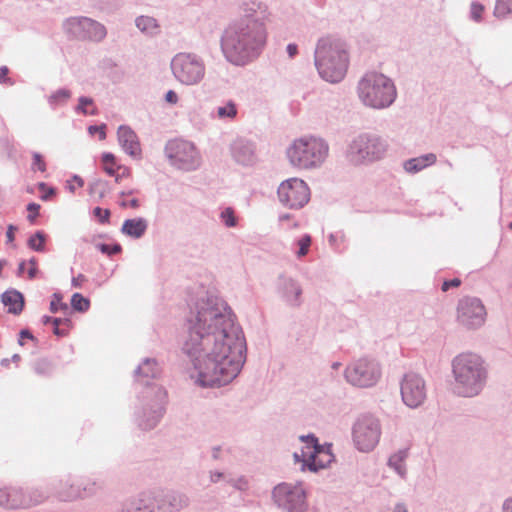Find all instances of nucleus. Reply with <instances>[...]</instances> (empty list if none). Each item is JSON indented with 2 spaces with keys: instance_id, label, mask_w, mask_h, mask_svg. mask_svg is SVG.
Segmentation results:
<instances>
[{
  "instance_id": "1",
  "label": "nucleus",
  "mask_w": 512,
  "mask_h": 512,
  "mask_svg": "<svg viewBox=\"0 0 512 512\" xmlns=\"http://www.w3.org/2000/svg\"><path fill=\"white\" fill-rule=\"evenodd\" d=\"M182 353L203 388L229 384L246 361V340L235 315L220 297L205 293L190 307Z\"/></svg>"
},
{
  "instance_id": "2",
  "label": "nucleus",
  "mask_w": 512,
  "mask_h": 512,
  "mask_svg": "<svg viewBox=\"0 0 512 512\" xmlns=\"http://www.w3.org/2000/svg\"><path fill=\"white\" fill-rule=\"evenodd\" d=\"M267 40V30L233 21L223 31L220 45L225 59L236 66L255 60Z\"/></svg>"
},
{
  "instance_id": "3",
  "label": "nucleus",
  "mask_w": 512,
  "mask_h": 512,
  "mask_svg": "<svg viewBox=\"0 0 512 512\" xmlns=\"http://www.w3.org/2000/svg\"><path fill=\"white\" fill-rule=\"evenodd\" d=\"M451 370L452 391L459 397H477L488 383V365L483 357L476 353L463 352L455 356L451 362Z\"/></svg>"
},
{
  "instance_id": "4",
  "label": "nucleus",
  "mask_w": 512,
  "mask_h": 512,
  "mask_svg": "<svg viewBox=\"0 0 512 512\" xmlns=\"http://www.w3.org/2000/svg\"><path fill=\"white\" fill-rule=\"evenodd\" d=\"M314 64L323 80L330 83L340 82L349 65L344 43L332 36L319 38L314 51Z\"/></svg>"
},
{
  "instance_id": "5",
  "label": "nucleus",
  "mask_w": 512,
  "mask_h": 512,
  "mask_svg": "<svg viewBox=\"0 0 512 512\" xmlns=\"http://www.w3.org/2000/svg\"><path fill=\"white\" fill-rule=\"evenodd\" d=\"M357 93L364 106L375 110L389 108L397 98L393 80L378 72L364 74L358 82Z\"/></svg>"
},
{
  "instance_id": "6",
  "label": "nucleus",
  "mask_w": 512,
  "mask_h": 512,
  "mask_svg": "<svg viewBox=\"0 0 512 512\" xmlns=\"http://www.w3.org/2000/svg\"><path fill=\"white\" fill-rule=\"evenodd\" d=\"M328 142L318 136H303L295 139L287 148L289 163L298 169L320 168L329 155Z\"/></svg>"
},
{
  "instance_id": "7",
  "label": "nucleus",
  "mask_w": 512,
  "mask_h": 512,
  "mask_svg": "<svg viewBox=\"0 0 512 512\" xmlns=\"http://www.w3.org/2000/svg\"><path fill=\"white\" fill-rule=\"evenodd\" d=\"M167 392L160 385L144 388L139 396V406L134 413L136 425L143 431L154 429L165 414Z\"/></svg>"
},
{
  "instance_id": "8",
  "label": "nucleus",
  "mask_w": 512,
  "mask_h": 512,
  "mask_svg": "<svg viewBox=\"0 0 512 512\" xmlns=\"http://www.w3.org/2000/svg\"><path fill=\"white\" fill-rule=\"evenodd\" d=\"M388 148L381 136L363 132L354 136L346 149V158L353 165H361L380 160Z\"/></svg>"
},
{
  "instance_id": "9",
  "label": "nucleus",
  "mask_w": 512,
  "mask_h": 512,
  "mask_svg": "<svg viewBox=\"0 0 512 512\" xmlns=\"http://www.w3.org/2000/svg\"><path fill=\"white\" fill-rule=\"evenodd\" d=\"M171 71L175 79L186 86L198 85L205 77L204 59L193 52H179L171 60Z\"/></svg>"
},
{
  "instance_id": "10",
  "label": "nucleus",
  "mask_w": 512,
  "mask_h": 512,
  "mask_svg": "<svg viewBox=\"0 0 512 512\" xmlns=\"http://www.w3.org/2000/svg\"><path fill=\"white\" fill-rule=\"evenodd\" d=\"M344 376L352 386L371 388L379 382L382 376V367L375 358L361 357L347 365Z\"/></svg>"
},
{
  "instance_id": "11",
  "label": "nucleus",
  "mask_w": 512,
  "mask_h": 512,
  "mask_svg": "<svg viewBox=\"0 0 512 512\" xmlns=\"http://www.w3.org/2000/svg\"><path fill=\"white\" fill-rule=\"evenodd\" d=\"M165 154L172 166L186 172L197 170L201 165V156L193 143L175 139L165 146Z\"/></svg>"
},
{
  "instance_id": "12",
  "label": "nucleus",
  "mask_w": 512,
  "mask_h": 512,
  "mask_svg": "<svg viewBox=\"0 0 512 512\" xmlns=\"http://www.w3.org/2000/svg\"><path fill=\"white\" fill-rule=\"evenodd\" d=\"M381 437L379 420L371 414L360 415L352 427V439L355 447L361 452H370L378 444Z\"/></svg>"
},
{
  "instance_id": "13",
  "label": "nucleus",
  "mask_w": 512,
  "mask_h": 512,
  "mask_svg": "<svg viewBox=\"0 0 512 512\" xmlns=\"http://www.w3.org/2000/svg\"><path fill=\"white\" fill-rule=\"evenodd\" d=\"M274 504L284 512H305L307 496L301 484L280 483L272 490Z\"/></svg>"
},
{
  "instance_id": "14",
  "label": "nucleus",
  "mask_w": 512,
  "mask_h": 512,
  "mask_svg": "<svg viewBox=\"0 0 512 512\" xmlns=\"http://www.w3.org/2000/svg\"><path fill=\"white\" fill-rule=\"evenodd\" d=\"M65 33L74 39L102 41L107 34L103 24L88 17H70L63 23Z\"/></svg>"
},
{
  "instance_id": "15",
  "label": "nucleus",
  "mask_w": 512,
  "mask_h": 512,
  "mask_svg": "<svg viewBox=\"0 0 512 512\" xmlns=\"http://www.w3.org/2000/svg\"><path fill=\"white\" fill-rule=\"evenodd\" d=\"M277 195L286 208L300 209L310 200V189L302 179L290 178L279 185Z\"/></svg>"
},
{
  "instance_id": "16",
  "label": "nucleus",
  "mask_w": 512,
  "mask_h": 512,
  "mask_svg": "<svg viewBox=\"0 0 512 512\" xmlns=\"http://www.w3.org/2000/svg\"><path fill=\"white\" fill-rule=\"evenodd\" d=\"M486 309L482 301L476 297L466 296L457 305V320L467 329H478L486 320Z\"/></svg>"
},
{
  "instance_id": "17",
  "label": "nucleus",
  "mask_w": 512,
  "mask_h": 512,
  "mask_svg": "<svg viewBox=\"0 0 512 512\" xmlns=\"http://www.w3.org/2000/svg\"><path fill=\"white\" fill-rule=\"evenodd\" d=\"M403 403L412 409L420 407L427 398L426 383L417 373H406L400 382Z\"/></svg>"
},
{
  "instance_id": "18",
  "label": "nucleus",
  "mask_w": 512,
  "mask_h": 512,
  "mask_svg": "<svg viewBox=\"0 0 512 512\" xmlns=\"http://www.w3.org/2000/svg\"><path fill=\"white\" fill-rule=\"evenodd\" d=\"M241 16L235 20L238 23L254 26L259 30H267L266 24L271 13L268 5L260 0H246L240 5Z\"/></svg>"
},
{
  "instance_id": "19",
  "label": "nucleus",
  "mask_w": 512,
  "mask_h": 512,
  "mask_svg": "<svg viewBox=\"0 0 512 512\" xmlns=\"http://www.w3.org/2000/svg\"><path fill=\"white\" fill-rule=\"evenodd\" d=\"M154 497L158 512H180L190 504V498L187 494L174 490L162 491Z\"/></svg>"
},
{
  "instance_id": "20",
  "label": "nucleus",
  "mask_w": 512,
  "mask_h": 512,
  "mask_svg": "<svg viewBox=\"0 0 512 512\" xmlns=\"http://www.w3.org/2000/svg\"><path fill=\"white\" fill-rule=\"evenodd\" d=\"M276 289L280 299L287 306L298 308L302 305L303 289L297 280L291 277L280 276Z\"/></svg>"
},
{
  "instance_id": "21",
  "label": "nucleus",
  "mask_w": 512,
  "mask_h": 512,
  "mask_svg": "<svg viewBox=\"0 0 512 512\" xmlns=\"http://www.w3.org/2000/svg\"><path fill=\"white\" fill-rule=\"evenodd\" d=\"M255 144L245 138L239 137L230 145V152L233 159L241 165H251L256 159Z\"/></svg>"
},
{
  "instance_id": "22",
  "label": "nucleus",
  "mask_w": 512,
  "mask_h": 512,
  "mask_svg": "<svg viewBox=\"0 0 512 512\" xmlns=\"http://www.w3.org/2000/svg\"><path fill=\"white\" fill-rule=\"evenodd\" d=\"M155 497L149 492H142L123 501L121 512H155Z\"/></svg>"
},
{
  "instance_id": "23",
  "label": "nucleus",
  "mask_w": 512,
  "mask_h": 512,
  "mask_svg": "<svg viewBox=\"0 0 512 512\" xmlns=\"http://www.w3.org/2000/svg\"><path fill=\"white\" fill-rule=\"evenodd\" d=\"M331 448V444L318 445L316 450H313L310 454V461H304L303 469L317 472L320 469L326 468L334 460Z\"/></svg>"
},
{
  "instance_id": "24",
  "label": "nucleus",
  "mask_w": 512,
  "mask_h": 512,
  "mask_svg": "<svg viewBox=\"0 0 512 512\" xmlns=\"http://www.w3.org/2000/svg\"><path fill=\"white\" fill-rule=\"evenodd\" d=\"M160 373L161 368L155 358L144 359L134 371L136 380L141 382L144 385V388L151 385H157L156 383L150 382L149 379L158 378Z\"/></svg>"
},
{
  "instance_id": "25",
  "label": "nucleus",
  "mask_w": 512,
  "mask_h": 512,
  "mask_svg": "<svg viewBox=\"0 0 512 512\" xmlns=\"http://www.w3.org/2000/svg\"><path fill=\"white\" fill-rule=\"evenodd\" d=\"M118 142L122 149L132 157H139L141 154L140 143L136 133L128 126L121 125L117 131Z\"/></svg>"
},
{
  "instance_id": "26",
  "label": "nucleus",
  "mask_w": 512,
  "mask_h": 512,
  "mask_svg": "<svg viewBox=\"0 0 512 512\" xmlns=\"http://www.w3.org/2000/svg\"><path fill=\"white\" fill-rule=\"evenodd\" d=\"M0 507L5 509H26L24 490L12 487L0 489Z\"/></svg>"
},
{
  "instance_id": "27",
  "label": "nucleus",
  "mask_w": 512,
  "mask_h": 512,
  "mask_svg": "<svg viewBox=\"0 0 512 512\" xmlns=\"http://www.w3.org/2000/svg\"><path fill=\"white\" fill-rule=\"evenodd\" d=\"M1 302L8 308L7 312L13 315L21 314L25 305L23 294L16 289H9L2 293Z\"/></svg>"
},
{
  "instance_id": "28",
  "label": "nucleus",
  "mask_w": 512,
  "mask_h": 512,
  "mask_svg": "<svg viewBox=\"0 0 512 512\" xmlns=\"http://www.w3.org/2000/svg\"><path fill=\"white\" fill-rule=\"evenodd\" d=\"M57 494L62 501H73L83 498L81 485L75 483L70 476L60 481Z\"/></svg>"
},
{
  "instance_id": "29",
  "label": "nucleus",
  "mask_w": 512,
  "mask_h": 512,
  "mask_svg": "<svg viewBox=\"0 0 512 512\" xmlns=\"http://www.w3.org/2000/svg\"><path fill=\"white\" fill-rule=\"evenodd\" d=\"M148 228V221L145 218L138 217L124 221L121 232L131 238H141Z\"/></svg>"
},
{
  "instance_id": "30",
  "label": "nucleus",
  "mask_w": 512,
  "mask_h": 512,
  "mask_svg": "<svg viewBox=\"0 0 512 512\" xmlns=\"http://www.w3.org/2000/svg\"><path fill=\"white\" fill-rule=\"evenodd\" d=\"M437 156L434 153H427L419 157L408 159L404 162V170L408 173L414 174L420 172L427 166L435 164Z\"/></svg>"
},
{
  "instance_id": "31",
  "label": "nucleus",
  "mask_w": 512,
  "mask_h": 512,
  "mask_svg": "<svg viewBox=\"0 0 512 512\" xmlns=\"http://www.w3.org/2000/svg\"><path fill=\"white\" fill-rule=\"evenodd\" d=\"M135 25L148 37H155L160 34V25L154 17L145 15L138 16L135 19Z\"/></svg>"
},
{
  "instance_id": "32",
  "label": "nucleus",
  "mask_w": 512,
  "mask_h": 512,
  "mask_svg": "<svg viewBox=\"0 0 512 512\" xmlns=\"http://www.w3.org/2000/svg\"><path fill=\"white\" fill-rule=\"evenodd\" d=\"M408 457V450L401 449L391 455L388 459V465L402 478H406L407 469L405 465V460Z\"/></svg>"
},
{
  "instance_id": "33",
  "label": "nucleus",
  "mask_w": 512,
  "mask_h": 512,
  "mask_svg": "<svg viewBox=\"0 0 512 512\" xmlns=\"http://www.w3.org/2000/svg\"><path fill=\"white\" fill-rule=\"evenodd\" d=\"M215 116L220 120L233 121L238 116V105L234 100H226L215 109Z\"/></svg>"
},
{
  "instance_id": "34",
  "label": "nucleus",
  "mask_w": 512,
  "mask_h": 512,
  "mask_svg": "<svg viewBox=\"0 0 512 512\" xmlns=\"http://www.w3.org/2000/svg\"><path fill=\"white\" fill-rule=\"evenodd\" d=\"M72 96V92L67 88H60L51 93L47 97V102L51 108L56 109L57 107H61L66 105L69 99Z\"/></svg>"
},
{
  "instance_id": "35",
  "label": "nucleus",
  "mask_w": 512,
  "mask_h": 512,
  "mask_svg": "<svg viewBox=\"0 0 512 512\" xmlns=\"http://www.w3.org/2000/svg\"><path fill=\"white\" fill-rule=\"evenodd\" d=\"M89 194L98 200L104 198L110 191L109 183L102 179H94L89 183Z\"/></svg>"
},
{
  "instance_id": "36",
  "label": "nucleus",
  "mask_w": 512,
  "mask_h": 512,
  "mask_svg": "<svg viewBox=\"0 0 512 512\" xmlns=\"http://www.w3.org/2000/svg\"><path fill=\"white\" fill-rule=\"evenodd\" d=\"M33 369L37 375L48 377L54 371V364L47 358H41L35 361Z\"/></svg>"
},
{
  "instance_id": "37",
  "label": "nucleus",
  "mask_w": 512,
  "mask_h": 512,
  "mask_svg": "<svg viewBox=\"0 0 512 512\" xmlns=\"http://www.w3.org/2000/svg\"><path fill=\"white\" fill-rule=\"evenodd\" d=\"M46 239L47 236L43 231H37L29 237L27 245L30 249L36 252H44Z\"/></svg>"
},
{
  "instance_id": "38",
  "label": "nucleus",
  "mask_w": 512,
  "mask_h": 512,
  "mask_svg": "<svg viewBox=\"0 0 512 512\" xmlns=\"http://www.w3.org/2000/svg\"><path fill=\"white\" fill-rule=\"evenodd\" d=\"M48 495L39 488H32L28 490V497L25 498L26 508L38 505L45 501Z\"/></svg>"
},
{
  "instance_id": "39",
  "label": "nucleus",
  "mask_w": 512,
  "mask_h": 512,
  "mask_svg": "<svg viewBox=\"0 0 512 512\" xmlns=\"http://www.w3.org/2000/svg\"><path fill=\"white\" fill-rule=\"evenodd\" d=\"M71 306L75 311L86 312L90 307V301L80 293H74L71 297Z\"/></svg>"
},
{
  "instance_id": "40",
  "label": "nucleus",
  "mask_w": 512,
  "mask_h": 512,
  "mask_svg": "<svg viewBox=\"0 0 512 512\" xmlns=\"http://www.w3.org/2000/svg\"><path fill=\"white\" fill-rule=\"evenodd\" d=\"M512 13V0H496L494 16L504 18Z\"/></svg>"
},
{
  "instance_id": "41",
  "label": "nucleus",
  "mask_w": 512,
  "mask_h": 512,
  "mask_svg": "<svg viewBox=\"0 0 512 512\" xmlns=\"http://www.w3.org/2000/svg\"><path fill=\"white\" fill-rule=\"evenodd\" d=\"M220 219L225 224L226 227H235L237 225V218L235 216V211L231 207L224 208L220 213Z\"/></svg>"
},
{
  "instance_id": "42",
  "label": "nucleus",
  "mask_w": 512,
  "mask_h": 512,
  "mask_svg": "<svg viewBox=\"0 0 512 512\" xmlns=\"http://www.w3.org/2000/svg\"><path fill=\"white\" fill-rule=\"evenodd\" d=\"M94 100L91 97L81 96L78 99V105L74 108L75 113L88 115V107L93 106Z\"/></svg>"
},
{
  "instance_id": "43",
  "label": "nucleus",
  "mask_w": 512,
  "mask_h": 512,
  "mask_svg": "<svg viewBox=\"0 0 512 512\" xmlns=\"http://www.w3.org/2000/svg\"><path fill=\"white\" fill-rule=\"evenodd\" d=\"M69 307L66 303L62 302V296L58 293L53 294V299L50 302V311L52 313H57L58 311L66 312Z\"/></svg>"
},
{
  "instance_id": "44",
  "label": "nucleus",
  "mask_w": 512,
  "mask_h": 512,
  "mask_svg": "<svg viewBox=\"0 0 512 512\" xmlns=\"http://www.w3.org/2000/svg\"><path fill=\"white\" fill-rule=\"evenodd\" d=\"M311 242H312V239H311V236L309 234H305L303 235L297 242L298 246H299V249L298 251L296 252L297 256L299 258L305 256L308 251H309V247L311 245Z\"/></svg>"
},
{
  "instance_id": "45",
  "label": "nucleus",
  "mask_w": 512,
  "mask_h": 512,
  "mask_svg": "<svg viewBox=\"0 0 512 512\" xmlns=\"http://www.w3.org/2000/svg\"><path fill=\"white\" fill-rule=\"evenodd\" d=\"M227 483L239 491H247L249 489V482L246 477L240 476L237 478L229 477Z\"/></svg>"
},
{
  "instance_id": "46",
  "label": "nucleus",
  "mask_w": 512,
  "mask_h": 512,
  "mask_svg": "<svg viewBox=\"0 0 512 512\" xmlns=\"http://www.w3.org/2000/svg\"><path fill=\"white\" fill-rule=\"evenodd\" d=\"M484 11V6L477 2L473 1L470 5V17L472 20L479 22L482 19V13Z\"/></svg>"
},
{
  "instance_id": "47",
  "label": "nucleus",
  "mask_w": 512,
  "mask_h": 512,
  "mask_svg": "<svg viewBox=\"0 0 512 512\" xmlns=\"http://www.w3.org/2000/svg\"><path fill=\"white\" fill-rule=\"evenodd\" d=\"M97 248L103 253L107 254L109 256L120 253L122 250V247L120 244L116 243L114 245H109L105 243H100L97 245Z\"/></svg>"
},
{
  "instance_id": "48",
  "label": "nucleus",
  "mask_w": 512,
  "mask_h": 512,
  "mask_svg": "<svg viewBox=\"0 0 512 512\" xmlns=\"http://www.w3.org/2000/svg\"><path fill=\"white\" fill-rule=\"evenodd\" d=\"M37 187L40 191H43L44 194L41 196V199L43 201H48L51 199L52 196L56 194V189L53 187H48V185L45 182H39L37 184Z\"/></svg>"
},
{
  "instance_id": "49",
  "label": "nucleus",
  "mask_w": 512,
  "mask_h": 512,
  "mask_svg": "<svg viewBox=\"0 0 512 512\" xmlns=\"http://www.w3.org/2000/svg\"><path fill=\"white\" fill-rule=\"evenodd\" d=\"M299 440L306 443V448L308 449L313 448V450H316L317 446L320 445L318 438L312 433L299 436Z\"/></svg>"
},
{
  "instance_id": "50",
  "label": "nucleus",
  "mask_w": 512,
  "mask_h": 512,
  "mask_svg": "<svg viewBox=\"0 0 512 512\" xmlns=\"http://www.w3.org/2000/svg\"><path fill=\"white\" fill-rule=\"evenodd\" d=\"M131 176V169L127 166L118 165L117 171L115 172V181L120 183L124 178H129Z\"/></svg>"
},
{
  "instance_id": "51",
  "label": "nucleus",
  "mask_w": 512,
  "mask_h": 512,
  "mask_svg": "<svg viewBox=\"0 0 512 512\" xmlns=\"http://www.w3.org/2000/svg\"><path fill=\"white\" fill-rule=\"evenodd\" d=\"M33 163H32V169H38L41 172L46 171V163L43 160V157L38 152H33Z\"/></svg>"
},
{
  "instance_id": "52",
  "label": "nucleus",
  "mask_w": 512,
  "mask_h": 512,
  "mask_svg": "<svg viewBox=\"0 0 512 512\" xmlns=\"http://www.w3.org/2000/svg\"><path fill=\"white\" fill-rule=\"evenodd\" d=\"M94 216L97 217L100 223H108L110 218V210L102 209L101 207H96L93 210Z\"/></svg>"
},
{
  "instance_id": "53",
  "label": "nucleus",
  "mask_w": 512,
  "mask_h": 512,
  "mask_svg": "<svg viewBox=\"0 0 512 512\" xmlns=\"http://www.w3.org/2000/svg\"><path fill=\"white\" fill-rule=\"evenodd\" d=\"M106 125L105 124H102V125H91L89 126L88 128V131L91 135H94L95 133H98L99 134V138L100 140H103L106 138Z\"/></svg>"
},
{
  "instance_id": "54",
  "label": "nucleus",
  "mask_w": 512,
  "mask_h": 512,
  "mask_svg": "<svg viewBox=\"0 0 512 512\" xmlns=\"http://www.w3.org/2000/svg\"><path fill=\"white\" fill-rule=\"evenodd\" d=\"M83 493V498L94 495L97 491L96 483H88L86 485L80 484Z\"/></svg>"
},
{
  "instance_id": "55",
  "label": "nucleus",
  "mask_w": 512,
  "mask_h": 512,
  "mask_svg": "<svg viewBox=\"0 0 512 512\" xmlns=\"http://www.w3.org/2000/svg\"><path fill=\"white\" fill-rule=\"evenodd\" d=\"M209 478L211 483H218L221 480H225L227 482L228 477L219 471H210Z\"/></svg>"
},
{
  "instance_id": "56",
  "label": "nucleus",
  "mask_w": 512,
  "mask_h": 512,
  "mask_svg": "<svg viewBox=\"0 0 512 512\" xmlns=\"http://www.w3.org/2000/svg\"><path fill=\"white\" fill-rule=\"evenodd\" d=\"M39 209H40V205L37 204V203H29L27 205V210L30 212V213H34V214H29L28 215V220L29 221H33L35 219V217L38 216V213H39Z\"/></svg>"
},
{
  "instance_id": "57",
  "label": "nucleus",
  "mask_w": 512,
  "mask_h": 512,
  "mask_svg": "<svg viewBox=\"0 0 512 512\" xmlns=\"http://www.w3.org/2000/svg\"><path fill=\"white\" fill-rule=\"evenodd\" d=\"M293 458H294L295 462L302 463V467H301L302 471L305 470V469H303L304 461H310V456L306 459V452H305L304 448L301 449V453L295 452L293 454Z\"/></svg>"
},
{
  "instance_id": "58",
  "label": "nucleus",
  "mask_w": 512,
  "mask_h": 512,
  "mask_svg": "<svg viewBox=\"0 0 512 512\" xmlns=\"http://www.w3.org/2000/svg\"><path fill=\"white\" fill-rule=\"evenodd\" d=\"M460 284H461V281L458 278L446 280L443 282L441 289H442V291L446 292L451 287H458Z\"/></svg>"
},
{
  "instance_id": "59",
  "label": "nucleus",
  "mask_w": 512,
  "mask_h": 512,
  "mask_svg": "<svg viewBox=\"0 0 512 512\" xmlns=\"http://www.w3.org/2000/svg\"><path fill=\"white\" fill-rule=\"evenodd\" d=\"M8 73L9 69L7 66H2L0 68V83H9L10 85H13L14 82L9 77H7Z\"/></svg>"
},
{
  "instance_id": "60",
  "label": "nucleus",
  "mask_w": 512,
  "mask_h": 512,
  "mask_svg": "<svg viewBox=\"0 0 512 512\" xmlns=\"http://www.w3.org/2000/svg\"><path fill=\"white\" fill-rule=\"evenodd\" d=\"M165 100L171 105L177 104L179 98L177 93L174 90H169L165 94Z\"/></svg>"
},
{
  "instance_id": "61",
  "label": "nucleus",
  "mask_w": 512,
  "mask_h": 512,
  "mask_svg": "<svg viewBox=\"0 0 512 512\" xmlns=\"http://www.w3.org/2000/svg\"><path fill=\"white\" fill-rule=\"evenodd\" d=\"M119 205L123 208L131 207L133 209H137L140 206V203L138 199L133 198L129 201L123 200L119 203Z\"/></svg>"
},
{
  "instance_id": "62",
  "label": "nucleus",
  "mask_w": 512,
  "mask_h": 512,
  "mask_svg": "<svg viewBox=\"0 0 512 512\" xmlns=\"http://www.w3.org/2000/svg\"><path fill=\"white\" fill-rule=\"evenodd\" d=\"M102 162H103V165L104 164L116 165V157L114 156V154L109 153V152L103 153Z\"/></svg>"
},
{
  "instance_id": "63",
  "label": "nucleus",
  "mask_w": 512,
  "mask_h": 512,
  "mask_svg": "<svg viewBox=\"0 0 512 512\" xmlns=\"http://www.w3.org/2000/svg\"><path fill=\"white\" fill-rule=\"evenodd\" d=\"M286 52L290 58H294L298 54V46L294 43H289L286 47Z\"/></svg>"
},
{
  "instance_id": "64",
  "label": "nucleus",
  "mask_w": 512,
  "mask_h": 512,
  "mask_svg": "<svg viewBox=\"0 0 512 512\" xmlns=\"http://www.w3.org/2000/svg\"><path fill=\"white\" fill-rule=\"evenodd\" d=\"M502 512H512V497L503 502Z\"/></svg>"
}]
</instances>
